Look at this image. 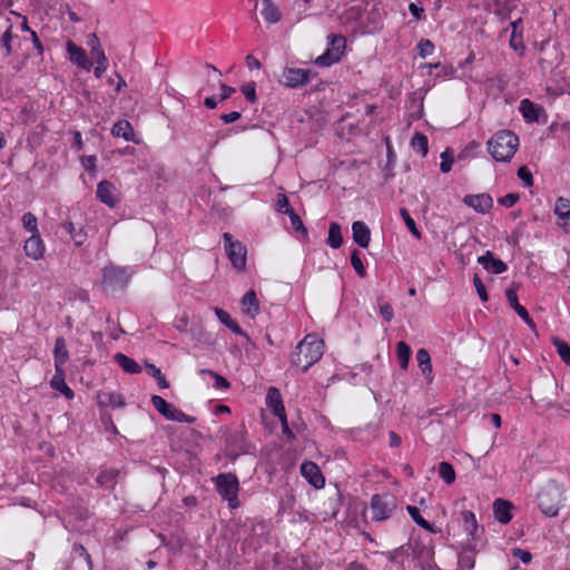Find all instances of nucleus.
Returning <instances> with one entry per match:
<instances>
[{
	"mask_svg": "<svg viewBox=\"0 0 570 570\" xmlns=\"http://www.w3.org/2000/svg\"><path fill=\"white\" fill-rule=\"evenodd\" d=\"M275 209L282 214H289L293 212L289 200L285 194H278L276 198Z\"/></svg>",
	"mask_w": 570,
	"mask_h": 570,
	"instance_id": "obj_46",
	"label": "nucleus"
},
{
	"mask_svg": "<svg viewBox=\"0 0 570 570\" xmlns=\"http://www.w3.org/2000/svg\"><path fill=\"white\" fill-rule=\"evenodd\" d=\"M154 407L167 420L179 422V423H194L195 417L187 415L175 405L168 403L165 399L159 395L151 397Z\"/></svg>",
	"mask_w": 570,
	"mask_h": 570,
	"instance_id": "obj_7",
	"label": "nucleus"
},
{
	"mask_svg": "<svg viewBox=\"0 0 570 570\" xmlns=\"http://www.w3.org/2000/svg\"><path fill=\"white\" fill-rule=\"evenodd\" d=\"M463 203L479 214H487L493 206V199L489 194L466 195Z\"/></svg>",
	"mask_w": 570,
	"mask_h": 570,
	"instance_id": "obj_14",
	"label": "nucleus"
},
{
	"mask_svg": "<svg viewBox=\"0 0 570 570\" xmlns=\"http://www.w3.org/2000/svg\"><path fill=\"white\" fill-rule=\"evenodd\" d=\"M115 358V362L126 372V373H130V374H136V373H139L141 371V367L139 366V364L132 360L131 357L122 354V353H117L115 354L114 356Z\"/></svg>",
	"mask_w": 570,
	"mask_h": 570,
	"instance_id": "obj_29",
	"label": "nucleus"
},
{
	"mask_svg": "<svg viewBox=\"0 0 570 570\" xmlns=\"http://www.w3.org/2000/svg\"><path fill=\"white\" fill-rule=\"evenodd\" d=\"M301 474L315 489H322L325 485V479L314 462L307 461L301 465Z\"/></svg>",
	"mask_w": 570,
	"mask_h": 570,
	"instance_id": "obj_13",
	"label": "nucleus"
},
{
	"mask_svg": "<svg viewBox=\"0 0 570 570\" xmlns=\"http://www.w3.org/2000/svg\"><path fill=\"white\" fill-rule=\"evenodd\" d=\"M416 49L421 58H426L434 52V45L429 39H421L416 46Z\"/></svg>",
	"mask_w": 570,
	"mask_h": 570,
	"instance_id": "obj_45",
	"label": "nucleus"
},
{
	"mask_svg": "<svg viewBox=\"0 0 570 570\" xmlns=\"http://www.w3.org/2000/svg\"><path fill=\"white\" fill-rule=\"evenodd\" d=\"M519 110L527 121L532 122L539 120L541 108L529 99H522L520 101Z\"/></svg>",
	"mask_w": 570,
	"mask_h": 570,
	"instance_id": "obj_27",
	"label": "nucleus"
},
{
	"mask_svg": "<svg viewBox=\"0 0 570 570\" xmlns=\"http://www.w3.org/2000/svg\"><path fill=\"white\" fill-rule=\"evenodd\" d=\"M132 272L128 267L109 264L102 269V282L110 286H122L128 283Z\"/></svg>",
	"mask_w": 570,
	"mask_h": 570,
	"instance_id": "obj_9",
	"label": "nucleus"
},
{
	"mask_svg": "<svg viewBox=\"0 0 570 570\" xmlns=\"http://www.w3.org/2000/svg\"><path fill=\"white\" fill-rule=\"evenodd\" d=\"M380 313L386 322H391L394 317V312L389 303H384L380 306Z\"/></svg>",
	"mask_w": 570,
	"mask_h": 570,
	"instance_id": "obj_57",
	"label": "nucleus"
},
{
	"mask_svg": "<svg viewBox=\"0 0 570 570\" xmlns=\"http://www.w3.org/2000/svg\"><path fill=\"white\" fill-rule=\"evenodd\" d=\"M514 312L524 321V323L530 328H534L535 327V324H534L533 320L530 317V315H529V313H528L525 307L520 305L517 308H514Z\"/></svg>",
	"mask_w": 570,
	"mask_h": 570,
	"instance_id": "obj_53",
	"label": "nucleus"
},
{
	"mask_svg": "<svg viewBox=\"0 0 570 570\" xmlns=\"http://www.w3.org/2000/svg\"><path fill=\"white\" fill-rule=\"evenodd\" d=\"M242 92L249 101H255L256 99V86L255 82H247L244 86H242Z\"/></svg>",
	"mask_w": 570,
	"mask_h": 570,
	"instance_id": "obj_50",
	"label": "nucleus"
},
{
	"mask_svg": "<svg viewBox=\"0 0 570 570\" xmlns=\"http://www.w3.org/2000/svg\"><path fill=\"white\" fill-rule=\"evenodd\" d=\"M50 386L60 392L67 400H72L73 391L67 385L63 368H55V375L50 381Z\"/></svg>",
	"mask_w": 570,
	"mask_h": 570,
	"instance_id": "obj_19",
	"label": "nucleus"
},
{
	"mask_svg": "<svg viewBox=\"0 0 570 570\" xmlns=\"http://www.w3.org/2000/svg\"><path fill=\"white\" fill-rule=\"evenodd\" d=\"M220 118L225 124H232L240 118V112L232 111V112L222 115Z\"/></svg>",
	"mask_w": 570,
	"mask_h": 570,
	"instance_id": "obj_61",
	"label": "nucleus"
},
{
	"mask_svg": "<svg viewBox=\"0 0 570 570\" xmlns=\"http://www.w3.org/2000/svg\"><path fill=\"white\" fill-rule=\"evenodd\" d=\"M519 137L511 130H499L487 142L488 153L498 163H509L519 148Z\"/></svg>",
	"mask_w": 570,
	"mask_h": 570,
	"instance_id": "obj_2",
	"label": "nucleus"
},
{
	"mask_svg": "<svg viewBox=\"0 0 570 570\" xmlns=\"http://www.w3.org/2000/svg\"><path fill=\"white\" fill-rule=\"evenodd\" d=\"M293 229L307 238L308 232L301 217L293 210L288 214Z\"/></svg>",
	"mask_w": 570,
	"mask_h": 570,
	"instance_id": "obj_42",
	"label": "nucleus"
},
{
	"mask_svg": "<svg viewBox=\"0 0 570 570\" xmlns=\"http://www.w3.org/2000/svg\"><path fill=\"white\" fill-rule=\"evenodd\" d=\"M411 355L412 350L409 344L403 341L396 344V356L402 370H407Z\"/></svg>",
	"mask_w": 570,
	"mask_h": 570,
	"instance_id": "obj_35",
	"label": "nucleus"
},
{
	"mask_svg": "<svg viewBox=\"0 0 570 570\" xmlns=\"http://www.w3.org/2000/svg\"><path fill=\"white\" fill-rule=\"evenodd\" d=\"M552 343H553L560 358L564 363L570 364V345L567 342H564L558 337H554L552 340Z\"/></svg>",
	"mask_w": 570,
	"mask_h": 570,
	"instance_id": "obj_40",
	"label": "nucleus"
},
{
	"mask_svg": "<svg viewBox=\"0 0 570 570\" xmlns=\"http://www.w3.org/2000/svg\"><path fill=\"white\" fill-rule=\"evenodd\" d=\"M23 249L29 258L33 261L41 259L45 256L46 246L40 234L31 235L26 239Z\"/></svg>",
	"mask_w": 570,
	"mask_h": 570,
	"instance_id": "obj_15",
	"label": "nucleus"
},
{
	"mask_svg": "<svg viewBox=\"0 0 570 570\" xmlns=\"http://www.w3.org/2000/svg\"><path fill=\"white\" fill-rule=\"evenodd\" d=\"M328 47L325 52L315 59V63L321 67H330L341 60L346 48V39L341 35H330L327 37Z\"/></svg>",
	"mask_w": 570,
	"mask_h": 570,
	"instance_id": "obj_5",
	"label": "nucleus"
},
{
	"mask_svg": "<svg viewBox=\"0 0 570 570\" xmlns=\"http://www.w3.org/2000/svg\"><path fill=\"white\" fill-rule=\"evenodd\" d=\"M400 215L402 216L406 227L409 230H413L416 226L415 220L411 217L410 213L405 208L400 209Z\"/></svg>",
	"mask_w": 570,
	"mask_h": 570,
	"instance_id": "obj_58",
	"label": "nucleus"
},
{
	"mask_svg": "<svg viewBox=\"0 0 570 570\" xmlns=\"http://www.w3.org/2000/svg\"><path fill=\"white\" fill-rule=\"evenodd\" d=\"M216 316L218 317V320L226 326L228 327L233 333L237 334V335H243L244 332L243 330L238 326V324L232 320L230 315L219 308V307H215L214 309Z\"/></svg>",
	"mask_w": 570,
	"mask_h": 570,
	"instance_id": "obj_34",
	"label": "nucleus"
},
{
	"mask_svg": "<svg viewBox=\"0 0 570 570\" xmlns=\"http://www.w3.org/2000/svg\"><path fill=\"white\" fill-rule=\"evenodd\" d=\"M282 77L286 87L296 88L309 81V71L301 68H285Z\"/></svg>",
	"mask_w": 570,
	"mask_h": 570,
	"instance_id": "obj_12",
	"label": "nucleus"
},
{
	"mask_svg": "<svg viewBox=\"0 0 570 570\" xmlns=\"http://www.w3.org/2000/svg\"><path fill=\"white\" fill-rule=\"evenodd\" d=\"M438 473H439L440 478L446 484L450 485V484L454 483V481H455V471H454V468L452 466V464H450L449 462H441L438 465Z\"/></svg>",
	"mask_w": 570,
	"mask_h": 570,
	"instance_id": "obj_39",
	"label": "nucleus"
},
{
	"mask_svg": "<svg viewBox=\"0 0 570 570\" xmlns=\"http://www.w3.org/2000/svg\"><path fill=\"white\" fill-rule=\"evenodd\" d=\"M416 361H417V365H419L422 374L429 381H431L433 368H432V362H431V356H430L429 352L425 348H420L416 352Z\"/></svg>",
	"mask_w": 570,
	"mask_h": 570,
	"instance_id": "obj_28",
	"label": "nucleus"
},
{
	"mask_svg": "<svg viewBox=\"0 0 570 570\" xmlns=\"http://www.w3.org/2000/svg\"><path fill=\"white\" fill-rule=\"evenodd\" d=\"M324 354V342L316 334H307L295 347L291 363L306 372Z\"/></svg>",
	"mask_w": 570,
	"mask_h": 570,
	"instance_id": "obj_1",
	"label": "nucleus"
},
{
	"mask_svg": "<svg viewBox=\"0 0 570 570\" xmlns=\"http://www.w3.org/2000/svg\"><path fill=\"white\" fill-rule=\"evenodd\" d=\"M513 557L520 559L523 563H529L532 559V556L529 551L522 550L520 548H514L512 550Z\"/></svg>",
	"mask_w": 570,
	"mask_h": 570,
	"instance_id": "obj_55",
	"label": "nucleus"
},
{
	"mask_svg": "<svg viewBox=\"0 0 570 570\" xmlns=\"http://www.w3.org/2000/svg\"><path fill=\"white\" fill-rule=\"evenodd\" d=\"M220 101L228 99L236 90L233 87H229L225 83H220Z\"/></svg>",
	"mask_w": 570,
	"mask_h": 570,
	"instance_id": "obj_62",
	"label": "nucleus"
},
{
	"mask_svg": "<svg viewBox=\"0 0 570 570\" xmlns=\"http://www.w3.org/2000/svg\"><path fill=\"white\" fill-rule=\"evenodd\" d=\"M87 46L90 50L100 48V41L96 33H90L87 38Z\"/></svg>",
	"mask_w": 570,
	"mask_h": 570,
	"instance_id": "obj_64",
	"label": "nucleus"
},
{
	"mask_svg": "<svg viewBox=\"0 0 570 570\" xmlns=\"http://www.w3.org/2000/svg\"><path fill=\"white\" fill-rule=\"evenodd\" d=\"M97 400L100 406L117 409L125 405L124 397L119 393L101 392L97 395Z\"/></svg>",
	"mask_w": 570,
	"mask_h": 570,
	"instance_id": "obj_25",
	"label": "nucleus"
},
{
	"mask_svg": "<svg viewBox=\"0 0 570 570\" xmlns=\"http://www.w3.org/2000/svg\"><path fill=\"white\" fill-rule=\"evenodd\" d=\"M225 252L233 267L237 271L246 268V247L238 240H234L229 233L223 234Z\"/></svg>",
	"mask_w": 570,
	"mask_h": 570,
	"instance_id": "obj_6",
	"label": "nucleus"
},
{
	"mask_svg": "<svg viewBox=\"0 0 570 570\" xmlns=\"http://www.w3.org/2000/svg\"><path fill=\"white\" fill-rule=\"evenodd\" d=\"M389 445L391 448H399L402 443V439L399 434H396L394 431L389 432Z\"/></svg>",
	"mask_w": 570,
	"mask_h": 570,
	"instance_id": "obj_63",
	"label": "nucleus"
},
{
	"mask_svg": "<svg viewBox=\"0 0 570 570\" xmlns=\"http://www.w3.org/2000/svg\"><path fill=\"white\" fill-rule=\"evenodd\" d=\"M512 510H513V504L508 500L497 499L493 502V511H494L495 520L502 524H507L512 520V518H513Z\"/></svg>",
	"mask_w": 570,
	"mask_h": 570,
	"instance_id": "obj_17",
	"label": "nucleus"
},
{
	"mask_svg": "<svg viewBox=\"0 0 570 570\" xmlns=\"http://www.w3.org/2000/svg\"><path fill=\"white\" fill-rule=\"evenodd\" d=\"M406 511L417 525L431 533H438V529L432 523L422 518L419 508L414 505H407Z\"/></svg>",
	"mask_w": 570,
	"mask_h": 570,
	"instance_id": "obj_30",
	"label": "nucleus"
},
{
	"mask_svg": "<svg viewBox=\"0 0 570 570\" xmlns=\"http://www.w3.org/2000/svg\"><path fill=\"white\" fill-rule=\"evenodd\" d=\"M411 146L415 151L425 156L429 151L428 137L421 132H415L411 139Z\"/></svg>",
	"mask_w": 570,
	"mask_h": 570,
	"instance_id": "obj_37",
	"label": "nucleus"
},
{
	"mask_svg": "<svg viewBox=\"0 0 570 570\" xmlns=\"http://www.w3.org/2000/svg\"><path fill=\"white\" fill-rule=\"evenodd\" d=\"M55 368H63V365L69 358V353L66 346V342L62 337H58L55 343L53 350Z\"/></svg>",
	"mask_w": 570,
	"mask_h": 570,
	"instance_id": "obj_26",
	"label": "nucleus"
},
{
	"mask_svg": "<svg viewBox=\"0 0 570 570\" xmlns=\"http://www.w3.org/2000/svg\"><path fill=\"white\" fill-rule=\"evenodd\" d=\"M473 284L476 289V293L482 302H487L489 299L487 289L482 281L475 275L473 278Z\"/></svg>",
	"mask_w": 570,
	"mask_h": 570,
	"instance_id": "obj_52",
	"label": "nucleus"
},
{
	"mask_svg": "<svg viewBox=\"0 0 570 570\" xmlns=\"http://www.w3.org/2000/svg\"><path fill=\"white\" fill-rule=\"evenodd\" d=\"M90 56L96 63V66L94 68V75L96 78L99 79L102 77V75L108 69V66H109L108 59H107L101 47L90 50Z\"/></svg>",
	"mask_w": 570,
	"mask_h": 570,
	"instance_id": "obj_24",
	"label": "nucleus"
},
{
	"mask_svg": "<svg viewBox=\"0 0 570 570\" xmlns=\"http://www.w3.org/2000/svg\"><path fill=\"white\" fill-rule=\"evenodd\" d=\"M66 50L68 52V59L72 65L88 72L92 69L94 63L88 58L85 49L69 40L66 45Z\"/></svg>",
	"mask_w": 570,
	"mask_h": 570,
	"instance_id": "obj_10",
	"label": "nucleus"
},
{
	"mask_svg": "<svg viewBox=\"0 0 570 570\" xmlns=\"http://www.w3.org/2000/svg\"><path fill=\"white\" fill-rule=\"evenodd\" d=\"M395 507V499L387 494H375L371 499L373 519L376 521L387 520Z\"/></svg>",
	"mask_w": 570,
	"mask_h": 570,
	"instance_id": "obj_8",
	"label": "nucleus"
},
{
	"mask_svg": "<svg viewBox=\"0 0 570 570\" xmlns=\"http://www.w3.org/2000/svg\"><path fill=\"white\" fill-rule=\"evenodd\" d=\"M478 262L493 274H502L507 271V265L501 259L494 258L491 252L480 256Z\"/></svg>",
	"mask_w": 570,
	"mask_h": 570,
	"instance_id": "obj_22",
	"label": "nucleus"
},
{
	"mask_svg": "<svg viewBox=\"0 0 570 570\" xmlns=\"http://www.w3.org/2000/svg\"><path fill=\"white\" fill-rule=\"evenodd\" d=\"M261 14L264 21L269 24L277 23L282 18L279 9L272 2V0H262Z\"/></svg>",
	"mask_w": 570,
	"mask_h": 570,
	"instance_id": "obj_23",
	"label": "nucleus"
},
{
	"mask_svg": "<svg viewBox=\"0 0 570 570\" xmlns=\"http://www.w3.org/2000/svg\"><path fill=\"white\" fill-rule=\"evenodd\" d=\"M118 476V471L115 469H105L99 472L97 475V483L105 488H112L116 479Z\"/></svg>",
	"mask_w": 570,
	"mask_h": 570,
	"instance_id": "obj_36",
	"label": "nucleus"
},
{
	"mask_svg": "<svg viewBox=\"0 0 570 570\" xmlns=\"http://www.w3.org/2000/svg\"><path fill=\"white\" fill-rule=\"evenodd\" d=\"M518 200H519V195L515 193H510V194H507L505 196L501 197L499 199V203L502 206L510 208V207H513Z\"/></svg>",
	"mask_w": 570,
	"mask_h": 570,
	"instance_id": "obj_54",
	"label": "nucleus"
},
{
	"mask_svg": "<svg viewBox=\"0 0 570 570\" xmlns=\"http://www.w3.org/2000/svg\"><path fill=\"white\" fill-rule=\"evenodd\" d=\"M266 405L271 409L275 416H283L286 414L282 401V395L276 387H269L266 395Z\"/></svg>",
	"mask_w": 570,
	"mask_h": 570,
	"instance_id": "obj_21",
	"label": "nucleus"
},
{
	"mask_svg": "<svg viewBox=\"0 0 570 570\" xmlns=\"http://www.w3.org/2000/svg\"><path fill=\"white\" fill-rule=\"evenodd\" d=\"M199 373L213 376L214 380H215L214 386L216 389H218V390H224V389H228L229 387L228 381L225 377H223L222 375L213 372L212 370H200Z\"/></svg>",
	"mask_w": 570,
	"mask_h": 570,
	"instance_id": "obj_47",
	"label": "nucleus"
},
{
	"mask_svg": "<svg viewBox=\"0 0 570 570\" xmlns=\"http://www.w3.org/2000/svg\"><path fill=\"white\" fill-rule=\"evenodd\" d=\"M353 240L361 247L367 248L371 242V232L364 222L357 220L352 225Z\"/></svg>",
	"mask_w": 570,
	"mask_h": 570,
	"instance_id": "obj_18",
	"label": "nucleus"
},
{
	"mask_svg": "<svg viewBox=\"0 0 570 570\" xmlns=\"http://www.w3.org/2000/svg\"><path fill=\"white\" fill-rule=\"evenodd\" d=\"M461 519L464 530L472 539H474L479 528L475 514L472 511L464 510L461 512Z\"/></svg>",
	"mask_w": 570,
	"mask_h": 570,
	"instance_id": "obj_32",
	"label": "nucleus"
},
{
	"mask_svg": "<svg viewBox=\"0 0 570 570\" xmlns=\"http://www.w3.org/2000/svg\"><path fill=\"white\" fill-rule=\"evenodd\" d=\"M351 264L355 271V273L360 276V277H365L366 276V269H365V266L362 262V258H361V254L358 250L354 249L351 254Z\"/></svg>",
	"mask_w": 570,
	"mask_h": 570,
	"instance_id": "obj_43",
	"label": "nucleus"
},
{
	"mask_svg": "<svg viewBox=\"0 0 570 570\" xmlns=\"http://www.w3.org/2000/svg\"><path fill=\"white\" fill-rule=\"evenodd\" d=\"M96 195L101 203L110 208L116 207L120 200L117 187L108 180H101L97 185Z\"/></svg>",
	"mask_w": 570,
	"mask_h": 570,
	"instance_id": "obj_11",
	"label": "nucleus"
},
{
	"mask_svg": "<svg viewBox=\"0 0 570 570\" xmlns=\"http://www.w3.org/2000/svg\"><path fill=\"white\" fill-rule=\"evenodd\" d=\"M242 311L249 318H255L259 313V302L257 299L256 293L250 289L245 293L240 301Z\"/></svg>",
	"mask_w": 570,
	"mask_h": 570,
	"instance_id": "obj_20",
	"label": "nucleus"
},
{
	"mask_svg": "<svg viewBox=\"0 0 570 570\" xmlns=\"http://www.w3.org/2000/svg\"><path fill=\"white\" fill-rule=\"evenodd\" d=\"M505 297L510 304V306L514 309L517 308L518 306H520V303H519V299H518V295H517V292L512 288H508L505 291Z\"/></svg>",
	"mask_w": 570,
	"mask_h": 570,
	"instance_id": "obj_59",
	"label": "nucleus"
},
{
	"mask_svg": "<svg viewBox=\"0 0 570 570\" xmlns=\"http://www.w3.org/2000/svg\"><path fill=\"white\" fill-rule=\"evenodd\" d=\"M511 29H512V32H511L510 46H511L514 50H518L517 45H514V38H518L519 33H521V30H522V20H521V19H519V20H515V21L511 22Z\"/></svg>",
	"mask_w": 570,
	"mask_h": 570,
	"instance_id": "obj_51",
	"label": "nucleus"
},
{
	"mask_svg": "<svg viewBox=\"0 0 570 570\" xmlns=\"http://www.w3.org/2000/svg\"><path fill=\"white\" fill-rule=\"evenodd\" d=\"M111 135L117 138H122L126 141L139 144L131 124L125 119L118 120L114 124Z\"/></svg>",
	"mask_w": 570,
	"mask_h": 570,
	"instance_id": "obj_16",
	"label": "nucleus"
},
{
	"mask_svg": "<svg viewBox=\"0 0 570 570\" xmlns=\"http://www.w3.org/2000/svg\"><path fill=\"white\" fill-rule=\"evenodd\" d=\"M409 10L411 14L416 19L420 20L423 17L424 9L421 6H417L416 3H410Z\"/></svg>",
	"mask_w": 570,
	"mask_h": 570,
	"instance_id": "obj_60",
	"label": "nucleus"
},
{
	"mask_svg": "<svg viewBox=\"0 0 570 570\" xmlns=\"http://www.w3.org/2000/svg\"><path fill=\"white\" fill-rule=\"evenodd\" d=\"M518 177L523 181L527 187H531L533 185L532 173L527 166H522L518 169Z\"/></svg>",
	"mask_w": 570,
	"mask_h": 570,
	"instance_id": "obj_48",
	"label": "nucleus"
},
{
	"mask_svg": "<svg viewBox=\"0 0 570 570\" xmlns=\"http://www.w3.org/2000/svg\"><path fill=\"white\" fill-rule=\"evenodd\" d=\"M554 214L560 219L570 220V200L564 197H558L554 205Z\"/></svg>",
	"mask_w": 570,
	"mask_h": 570,
	"instance_id": "obj_38",
	"label": "nucleus"
},
{
	"mask_svg": "<svg viewBox=\"0 0 570 570\" xmlns=\"http://www.w3.org/2000/svg\"><path fill=\"white\" fill-rule=\"evenodd\" d=\"M22 226L27 232L31 233V235L39 234L38 219L36 215L30 212L22 216Z\"/></svg>",
	"mask_w": 570,
	"mask_h": 570,
	"instance_id": "obj_41",
	"label": "nucleus"
},
{
	"mask_svg": "<svg viewBox=\"0 0 570 570\" xmlns=\"http://www.w3.org/2000/svg\"><path fill=\"white\" fill-rule=\"evenodd\" d=\"M441 164L440 169L442 173H449L452 169L453 159L448 156V153L444 151L441 155Z\"/></svg>",
	"mask_w": 570,
	"mask_h": 570,
	"instance_id": "obj_56",
	"label": "nucleus"
},
{
	"mask_svg": "<svg viewBox=\"0 0 570 570\" xmlns=\"http://www.w3.org/2000/svg\"><path fill=\"white\" fill-rule=\"evenodd\" d=\"M216 491L223 500L227 501L230 509H237L240 505L238 499L239 481L234 473H219L213 478Z\"/></svg>",
	"mask_w": 570,
	"mask_h": 570,
	"instance_id": "obj_4",
	"label": "nucleus"
},
{
	"mask_svg": "<svg viewBox=\"0 0 570 570\" xmlns=\"http://www.w3.org/2000/svg\"><path fill=\"white\" fill-rule=\"evenodd\" d=\"M62 228L69 234L70 238L77 246H80L86 240V233L82 227L77 228L72 222H65Z\"/></svg>",
	"mask_w": 570,
	"mask_h": 570,
	"instance_id": "obj_31",
	"label": "nucleus"
},
{
	"mask_svg": "<svg viewBox=\"0 0 570 570\" xmlns=\"http://www.w3.org/2000/svg\"><path fill=\"white\" fill-rule=\"evenodd\" d=\"M12 38H13L12 26H9L2 35V46L6 49V53L8 56L11 55V52H12V46H11Z\"/></svg>",
	"mask_w": 570,
	"mask_h": 570,
	"instance_id": "obj_49",
	"label": "nucleus"
},
{
	"mask_svg": "<svg viewBox=\"0 0 570 570\" xmlns=\"http://www.w3.org/2000/svg\"><path fill=\"white\" fill-rule=\"evenodd\" d=\"M563 502V488L558 483L548 482L538 493V505L547 517H556Z\"/></svg>",
	"mask_w": 570,
	"mask_h": 570,
	"instance_id": "obj_3",
	"label": "nucleus"
},
{
	"mask_svg": "<svg viewBox=\"0 0 570 570\" xmlns=\"http://www.w3.org/2000/svg\"><path fill=\"white\" fill-rule=\"evenodd\" d=\"M327 244L332 248H340L343 244V236L340 224L332 222L328 227Z\"/></svg>",
	"mask_w": 570,
	"mask_h": 570,
	"instance_id": "obj_33",
	"label": "nucleus"
},
{
	"mask_svg": "<svg viewBox=\"0 0 570 570\" xmlns=\"http://www.w3.org/2000/svg\"><path fill=\"white\" fill-rule=\"evenodd\" d=\"M148 373L156 379L158 385L161 389H167L169 386L165 375L161 373L160 368L156 367L154 364L147 365Z\"/></svg>",
	"mask_w": 570,
	"mask_h": 570,
	"instance_id": "obj_44",
	"label": "nucleus"
}]
</instances>
